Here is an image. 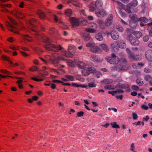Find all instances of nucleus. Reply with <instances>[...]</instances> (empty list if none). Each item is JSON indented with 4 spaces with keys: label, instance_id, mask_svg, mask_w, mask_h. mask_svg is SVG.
I'll use <instances>...</instances> for the list:
<instances>
[{
    "label": "nucleus",
    "instance_id": "1",
    "mask_svg": "<svg viewBox=\"0 0 152 152\" xmlns=\"http://www.w3.org/2000/svg\"><path fill=\"white\" fill-rule=\"evenodd\" d=\"M42 40L44 42L46 43V45L45 46V47L48 50L58 51L59 50L63 49V48L61 45H59L57 47L54 45L50 44V40L47 37L43 38Z\"/></svg>",
    "mask_w": 152,
    "mask_h": 152
},
{
    "label": "nucleus",
    "instance_id": "2",
    "mask_svg": "<svg viewBox=\"0 0 152 152\" xmlns=\"http://www.w3.org/2000/svg\"><path fill=\"white\" fill-rule=\"evenodd\" d=\"M10 21L12 24L10 23L9 22H5V24L7 27L9 31L13 33L19 34L18 32L19 29L17 27L18 26L20 27L18 24L15 21L12 19H10Z\"/></svg>",
    "mask_w": 152,
    "mask_h": 152
},
{
    "label": "nucleus",
    "instance_id": "3",
    "mask_svg": "<svg viewBox=\"0 0 152 152\" xmlns=\"http://www.w3.org/2000/svg\"><path fill=\"white\" fill-rule=\"evenodd\" d=\"M103 7V3L101 0H97L96 1H93L89 5L91 11H94L96 10H100Z\"/></svg>",
    "mask_w": 152,
    "mask_h": 152
},
{
    "label": "nucleus",
    "instance_id": "4",
    "mask_svg": "<svg viewBox=\"0 0 152 152\" xmlns=\"http://www.w3.org/2000/svg\"><path fill=\"white\" fill-rule=\"evenodd\" d=\"M53 55V58H51L50 61L53 64L56 66L59 63L60 60H64V58L61 56H58L57 54L54 53Z\"/></svg>",
    "mask_w": 152,
    "mask_h": 152
},
{
    "label": "nucleus",
    "instance_id": "5",
    "mask_svg": "<svg viewBox=\"0 0 152 152\" xmlns=\"http://www.w3.org/2000/svg\"><path fill=\"white\" fill-rule=\"evenodd\" d=\"M106 59L108 62L113 64H117L120 61V59L113 53L112 54L111 57H106Z\"/></svg>",
    "mask_w": 152,
    "mask_h": 152
},
{
    "label": "nucleus",
    "instance_id": "6",
    "mask_svg": "<svg viewBox=\"0 0 152 152\" xmlns=\"http://www.w3.org/2000/svg\"><path fill=\"white\" fill-rule=\"evenodd\" d=\"M138 2L136 0H133L130 3L127 5L126 7L124 9V10L127 13H130L131 12V9H132V6H136L138 5Z\"/></svg>",
    "mask_w": 152,
    "mask_h": 152
},
{
    "label": "nucleus",
    "instance_id": "7",
    "mask_svg": "<svg viewBox=\"0 0 152 152\" xmlns=\"http://www.w3.org/2000/svg\"><path fill=\"white\" fill-rule=\"evenodd\" d=\"M126 50L129 55V58L131 60L138 61L139 60V58H138V56L134 55V54L133 53L131 52L129 49L128 48H127Z\"/></svg>",
    "mask_w": 152,
    "mask_h": 152
},
{
    "label": "nucleus",
    "instance_id": "8",
    "mask_svg": "<svg viewBox=\"0 0 152 152\" xmlns=\"http://www.w3.org/2000/svg\"><path fill=\"white\" fill-rule=\"evenodd\" d=\"M117 88L125 89L128 91H130L129 85L127 84H122L119 83L116 85Z\"/></svg>",
    "mask_w": 152,
    "mask_h": 152
},
{
    "label": "nucleus",
    "instance_id": "9",
    "mask_svg": "<svg viewBox=\"0 0 152 152\" xmlns=\"http://www.w3.org/2000/svg\"><path fill=\"white\" fill-rule=\"evenodd\" d=\"M145 56L146 59L149 61H152V50H147L145 52Z\"/></svg>",
    "mask_w": 152,
    "mask_h": 152
},
{
    "label": "nucleus",
    "instance_id": "10",
    "mask_svg": "<svg viewBox=\"0 0 152 152\" xmlns=\"http://www.w3.org/2000/svg\"><path fill=\"white\" fill-rule=\"evenodd\" d=\"M113 16L112 15H109L107 18L106 20L105 23L106 26H110L113 22Z\"/></svg>",
    "mask_w": 152,
    "mask_h": 152
},
{
    "label": "nucleus",
    "instance_id": "11",
    "mask_svg": "<svg viewBox=\"0 0 152 152\" xmlns=\"http://www.w3.org/2000/svg\"><path fill=\"white\" fill-rule=\"evenodd\" d=\"M129 39L130 43L132 45L135 46L139 44V41L138 40L133 37L131 35H129Z\"/></svg>",
    "mask_w": 152,
    "mask_h": 152
},
{
    "label": "nucleus",
    "instance_id": "12",
    "mask_svg": "<svg viewBox=\"0 0 152 152\" xmlns=\"http://www.w3.org/2000/svg\"><path fill=\"white\" fill-rule=\"evenodd\" d=\"M70 20L73 27L79 25V21L78 19L72 17L70 18Z\"/></svg>",
    "mask_w": 152,
    "mask_h": 152
},
{
    "label": "nucleus",
    "instance_id": "13",
    "mask_svg": "<svg viewBox=\"0 0 152 152\" xmlns=\"http://www.w3.org/2000/svg\"><path fill=\"white\" fill-rule=\"evenodd\" d=\"M108 34H110L111 38L114 40H117L119 38V35L117 31L114 30H113L111 33H109Z\"/></svg>",
    "mask_w": 152,
    "mask_h": 152
},
{
    "label": "nucleus",
    "instance_id": "14",
    "mask_svg": "<svg viewBox=\"0 0 152 152\" xmlns=\"http://www.w3.org/2000/svg\"><path fill=\"white\" fill-rule=\"evenodd\" d=\"M11 13L18 18H22L23 16V14L17 10H15L14 11L12 12Z\"/></svg>",
    "mask_w": 152,
    "mask_h": 152
},
{
    "label": "nucleus",
    "instance_id": "15",
    "mask_svg": "<svg viewBox=\"0 0 152 152\" xmlns=\"http://www.w3.org/2000/svg\"><path fill=\"white\" fill-rule=\"evenodd\" d=\"M99 10V11L96 12H95L96 16L98 17L102 18L105 15V12L102 9Z\"/></svg>",
    "mask_w": 152,
    "mask_h": 152
},
{
    "label": "nucleus",
    "instance_id": "16",
    "mask_svg": "<svg viewBox=\"0 0 152 152\" xmlns=\"http://www.w3.org/2000/svg\"><path fill=\"white\" fill-rule=\"evenodd\" d=\"M97 23L99 26L101 28L104 29L106 28V26L105 25V22L102 19L99 20L97 21Z\"/></svg>",
    "mask_w": 152,
    "mask_h": 152
},
{
    "label": "nucleus",
    "instance_id": "17",
    "mask_svg": "<svg viewBox=\"0 0 152 152\" xmlns=\"http://www.w3.org/2000/svg\"><path fill=\"white\" fill-rule=\"evenodd\" d=\"M77 67L80 69H83L86 67V65L83 62L80 61H78L76 63Z\"/></svg>",
    "mask_w": 152,
    "mask_h": 152
},
{
    "label": "nucleus",
    "instance_id": "18",
    "mask_svg": "<svg viewBox=\"0 0 152 152\" xmlns=\"http://www.w3.org/2000/svg\"><path fill=\"white\" fill-rule=\"evenodd\" d=\"M117 45L118 47L123 48L126 47V44L123 40L118 41L117 42Z\"/></svg>",
    "mask_w": 152,
    "mask_h": 152
},
{
    "label": "nucleus",
    "instance_id": "19",
    "mask_svg": "<svg viewBox=\"0 0 152 152\" xmlns=\"http://www.w3.org/2000/svg\"><path fill=\"white\" fill-rule=\"evenodd\" d=\"M104 34L102 32H100L96 36V39L102 41L103 39V36Z\"/></svg>",
    "mask_w": 152,
    "mask_h": 152
},
{
    "label": "nucleus",
    "instance_id": "20",
    "mask_svg": "<svg viewBox=\"0 0 152 152\" xmlns=\"http://www.w3.org/2000/svg\"><path fill=\"white\" fill-rule=\"evenodd\" d=\"M92 52L95 53H99L100 51V49L99 47L96 46H93L91 48Z\"/></svg>",
    "mask_w": 152,
    "mask_h": 152
},
{
    "label": "nucleus",
    "instance_id": "21",
    "mask_svg": "<svg viewBox=\"0 0 152 152\" xmlns=\"http://www.w3.org/2000/svg\"><path fill=\"white\" fill-rule=\"evenodd\" d=\"M70 2L76 6L80 7L81 6V4L79 2L78 0H70Z\"/></svg>",
    "mask_w": 152,
    "mask_h": 152
},
{
    "label": "nucleus",
    "instance_id": "22",
    "mask_svg": "<svg viewBox=\"0 0 152 152\" xmlns=\"http://www.w3.org/2000/svg\"><path fill=\"white\" fill-rule=\"evenodd\" d=\"M66 15L70 16L73 15V12L71 9H67L65 12Z\"/></svg>",
    "mask_w": 152,
    "mask_h": 152
},
{
    "label": "nucleus",
    "instance_id": "23",
    "mask_svg": "<svg viewBox=\"0 0 152 152\" xmlns=\"http://www.w3.org/2000/svg\"><path fill=\"white\" fill-rule=\"evenodd\" d=\"M37 14L39 18L41 19H44L45 17V14L41 10H39Z\"/></svg>",
    "mask_w": 152,
    "mask_h": 152
},
{
    "label": "nucleus",
    "instance_id": "24",
    "mask_svg": "<svg viewBox=\"0 0 152 152\" xmlns=\"http://www.w3.org/2000/svg\"><path fill=\"white\" fill-rule=\"evenodd\" d=\"M1 57L3 59L9 61L10 64V66H13L14 64L13 62L10 60V58L9 57L4 55L2 56Z\"/></svg>",
    "mask_w": 152,
    "mask_h": 152
},
{
    "label": "nucleus",
    "instance_id": "25",
    "mask_svg": "<svg viewBox=\"0 0 152 152\" xmlns=\"http://www.w3.org/2000/svg\"><path fill=\"white\" fill-rule=\"evenodd\" d=\"M72 85L74 87H81L82 88H85L87 87V86L84 85H82V84H78L76 83H72Z\"/></svg>",
    "mask_w": 152,
    "mask_h": 152
},
{
    "label": "nucleus",
    "instance_id": "26",
    "mask_svg": "<svg viewBox=\"0 0 152 152\" xmlns=\"http://www.w3.org/2000/svg\"><path fill=\"white\" fill-rule=\"evenodd\" d=\"M129 18L132 19V21H136L138 19L137 15L135 14H132L129 15Z\"/></svg>",
    "mask_w": 152,
    "mask_h": 152
},
{
    "label": "nucleus",
    "instance_id": "27",
    "mask_svg": "<svg viewBox=\"0 0 152 152\" xmlns=\"http://www.w3.org/2000/svg\"><path fill=\"white\" fill-rule=\"evenodd\" d=\"M83 38L85 41L87 42L90 39V35L88 33H85L83 35Z\"/></svg>",
    "mask_w": 152,
    "mask_h": 152
},
{
    "label": "nucleus",
    "instance_id": "28",
    "mask_svg": "<svg viewBox=\"0 0 152 152\" xmlns=\"http://www.w3.org/2000/svg\"><path fill=\"white\" fill-rule=\"evenodd\" d=\"M100 46L101 48L106 52L109 51V49L107 45L104 44H101Z\"/></svg>",
    "mask_w": 152,
    "mask_h": 152
},
{
    "label": "nucleus",
    "instance_id": "29",
    "mask_svg": "<svg viewBox=\"0 0 152 152\" xmlns=\"http://www.w3.org/2000/svg\"><path fill=\"white\" fill-rule=\"evenodd\" d=\"M129 25L131 28H134L137 26V23L136 21H130Z\"/></svg>",
    "mask_w": 152,
    "mask_h": 152
},
{
    "label": "nucleus",
    "instance_id": "30",
    "mask_svg": "<svg viewBox=\"0 0 152 152\" xmlns=\"http://www.w3.org/2000/svg\"><path fill=\"white\" fill-rule=\"evenodd\" d=\"M31 29L34 31L37 32L38 31L37 28L34 24H33L32 22H31Z\"/></svg>",
    "mask_w": 152,
    "mask_h": 152
},
{
    "label": "nucleus",
    "instance_id": "31",
    "mask_svg": "<svg viewBox=\"0 0 152 152\" xmlns=\"http://www.w3.org/2000/svg\"><path fill=\"white\" fill-rule=\"evenodd\" d=\"M111 48L115 51L117 50L118 48V46L117 45V44L115 43H113L111 45Z\"/></svg>",
    "mask_w": 152,
    "mask_h": 152
},
{
    "label": "nucleus",
    "instance_id": "32",
    "mask_svg": "<svg viewBox=\"0 0 152 152\" xmlns=\"http://www.w3.org/2000/svg\"><path fill=\"white\" fill-rule=\"evenodd\" d=\"M137 20L139 21H142L146 23L148 22V19L145 17H141L138 19Z\"/></svg>",
    "mask_w": 152,
    "mask_h": 152
},
{
    "label": "nucleus",
    "instance_id": "33",
    "mask_svg": "<svg viewBox=\"0 0 152 152\" xmlns=\"http://www.w3.org/2000/svg\"><path fill=\"white\" fill-rule=\"evenodd\" d=\"M134 36L137 38H139L142 35V33L140 31H134L133 33Z\"/></svg>",
    "mask_w": 152,
    "mask_h": 152
},
{
    "label": "nucleus",
    "instance_id": "34",
    "mask_svg": "<svg viewBox=\"0 0 152 152\" xmlns=\"http://www.w3.org/2000/svg\"><path fill=\"white\" fill-rule=\"evenodd\" d=\"M145 79L147 81H149V83H150L152 80V77L150 75H146L145 77Z\"/></svg>",
    "mask_w": 152,
    "mask_h": 152
},
{
    "label": "nucleus",
    "instance_id": "35",
    "mask_svg": "<svg viewBox=\"0 0 152 152\" xmlns=\"http://www.w3.org/2000/svg\"><path fill=\"white\" fill-rule=\"evenodd\" d=\"M136 83L139 86H141L144 84L143 82L142 81V80L139 78L137 79Z\"/></svg>",
    "mask_w": 152,
    "mask_h": 152
},
{
    "label": "nucleus",
    "instance_id": "36",
    "mask_svg": "<svg viewBox=\"0 0 152 152\" xmlns=\"http://www.w3.org/2000/svg\"><path fill=\"white\" fill-rule=\"evenodd\" d=\"M96 29L93 28H86V31L87 32H89L91 33H95Z\"/></svg>",
    "mask_w": 152,
    "mask_h": 152
},
{
    "label": "nucleus",
    "instance_id": "37",
    "mask_svg": "<svg viewBox=\"0 0 152 152\" xmlns=\"http://www.w3.org/2000/svg\"><path fill=\"white\" fill-rule=\"evenodd\" d=\"M110 124L112 126L113 128H120L119 125L117 124V123L115 122H112Z\"/></svg>",
    "mask_w": 152,
    "mask_h": 152
},
{
    "label": "nucleus",
    "instance_id": "38",
    "mask_svg": "<svg viewBox=\"0 0 152 152\" xmlns=\"http://www.w3.org/2000/svg\"><path fill=\"white\" fill-rule=\"evenodd\" d=\"M115 87H113L111 85H106L104 86V88L109 90H113L115 89Z\"/></svg>",
    "mask_w": 152,
    "mask_h": 152
},
{
    "label": "nucleus",
    "instance_id": "39",
    "mask_svg": "<svg viewBox=\"0 0 152 152\" xmlns=\"http://www.w3.org/2000/svg\"><path fill=\"white\" fill-rule=\"evenodd\" d=\"M82 75L85 76H88L89 75L90 73L88 70L84 69L82 72Z\"/></svg>",
    "mask_w": 152,
    "mask_h": 152
},
{
    "label": "nucleus",
    "instance_id": "40",
    "mask_svg": "<svg viewBox=\"0 0 152 152\" xmlns=\"http://www.w3.org/2000/svg\"><path fill=\"white\" fill-rule=\"evenodd\" d=\"M92 58L96 62H100L102 61V60L96 56H93Z\"/></svg>",
    "mask_w": 152,
    "mask_h": 152
},
{
    "label": "nucleus",
    "instance_id": "41",
    "mask_svg": "<svg viewBox=\"0 0 152 152\" xmlns=\"http://www.w3.org/2000/svg\"><path fill=\"white\" fill-rule=\"evenodd\" d=\"M66 78L69 80L71 81H74V77L70 75H66Z\"/></svg>",
    "mask_w": 152,
    "mask_h": 152
},
{
    "label": "nucleus",
    "instance_id": "42",
    "mask_svg": "<svg viewBox=\"0 0 152 152\" xmlns=\"http://www.w3.org/2000/svg\"><path fill=\"white\" fill-rule=\"evenodd\" d=\"M116 28L117 30L120 32H123L124 31V28L121 25H119L117 26Z\"/></svg>",
    "mask_w": 152,
    "mask_h": 152
},
{
    "label": "nucleus",
    "instance_id": "43",
    "mask_svg": "<svg viewBox=\"0 0 152 152\" xmlns=\"http://www.w3.org/2000/svg\"><path fill=\"white\" fill-rule=\"evenodd\" d=\"M41 75L40 77H44L48 75V73L46 71L43 70L42 71V73H40Z\"/></svg>",
    "mask_w": 152,
    "mask_h": 152
},
{
    "label": "nucleus",
    "instance_id": "44",
    "mask_svg": "<svg viewBox=\"0 0 152 152\" xmlns=\"http://www.w3.org/2000/svg\"><path fill=\"white\" fill-rule=\"evenodd\" d=\"M23 81L21 80H18L16 83L18 84V86L20 88H23L22 85L21 83Z\"/></svg>",
    "mask_w": 152,
    "mask_h": 152
},
{
    "label": "nucleus",
    "instance_id": "45",
    "mask_svg": "<svg viewBox=\"0 0 152 152\" xmlns=\"http://www.w3.org/2000/svg\"><path fill=\"white\" fill-rule=\"evenodd\" d=\"M96 86L94 83H90L88 84V86L90 88L95 87Z\"/></svg>",
    "mask_w": 152,
    "mask_h": 152
},
{
    "label": "nucleus",
    "instance_id": "46",
    "mask_svg": "<svg viewBox=\"0 0 152 152\" xmlns=\"http://www.w3.org/2000/svg\"><path fill=\"white\" fill-rule=\"evenodd\" d=\"M119 13L120 15L122 18L125 17L126 16L125 13L121 10L119 11Z\"/></svg>",
    "mask_w": 152,
    "mask_h": 152
},
{
    "label": "nucleus",
    "instance_id": "47",
    "mask_svg": "<svg viewBox=\"0 0 152 152\" xmlns=\"http://www.w3.org/2000/svg\"><path fill=\"white\" fill-rule=\"evenodd\" d=\"M67 64L69 66L72 67L74 66L73 62L70 60H69L68 61Z\"/></svg>",
    "mask_w": 152,
    "mask_h": 152
},
{
    "label": "nucleus",
    "instance_id": "48",
    "mask_svg": "<svg viewBox=\"0 0 152 152\" xmlns=\"http://www.w3.org/2000/svg\"><path fill=\"white\" fill-rule=\"evenodd\" d=\"M23 37L26 40L29 41H30L31 40V38L28 35H23Z\"/></svg>",
    "mask_w": 152,
    "mask_h": 152
},
{
    "label": "nucleus",
    "instance_id": "49",
    "mask_svg": "<svg viewBox=\"0 0 152 152\" xmlns=\"http://www.w3.org/2000/svg\"><path fill=\"white\" fill-rule=\"evenodd\" d=\"M90 26L92 27V28L97 29V25L94 23H92L90 24Z\"/></svg>",
    "mask_w": 152,
    "mask_h": 152
},
{
    "label": "nucleus",
    "instance_id": "50",
    "mask_svg": "<svg viewBox=\"0 0 152 152\" xmlns=\"http://www.w3.org/2000/svg\"><path fill=\"white\" fill-rule=\"evenodd\" d=\"M88 70L89 72V73L91 72V73H94L96 71V69L92 67H90L88 68Z\"/></svg>",
    "mask_w": 152,
    "mask_h": 152
},
{
    "label": "nucleus",
    "instance_id": "51",
    "mask_svg": "<svg viewBox=\"0 0 152 152\" xmlns=\"http://www.w3.org/2000/svg\"><path fill=\"white\" fill-rule=\"evenodd\" d=\"M1 72L3 74L10 75V72L7 71L5 69H1L0 70Z\"/></svg>",
    "mask_w": 152,
    "mask_h": 152
},
{
    "label": "nucleus",
    "instance_id": "52",
    "mask_svg": "<svg viewBox=\"0 0 152 152\" xmlns=\"http://www.w3.org/2000/svg\"><path fill=\"white\" fill-rule=\"evenodd\" d=\"M119 69L120 70H126L127 69V67H126L125 66H124V65L123 66H119L118 67Z\"/></svg>",
    "mask_w": 152,
    "mask_h": 152
},
{
    "label": "nucleus",
    "instance_id": "53",
    "mask_svg": "<svg viewBox=\"0 0 152 152\" xmlns=\"http://www.w3.org/2000/svg\"><path fill=\"white\" fill-rule=\"evenodd\" d=\"M132 118L134 120H136L138 118L137 114L135 113H133L132 115Z\"/></svg>",
    "mask_w": 152,
    "mask_h": 152
},
{
    "label": "nucleus",
    "instance_id": "54",
    "mask_svg": "<svg viewBox=\"0 0 152 152\" xmlns=\"http://www.w3.org/2000/svg\"><path fill=\"white\" fill-rule=\"evenodd\" d=\"M31 79L34 80V81H36L37 82H39V81H43V80H44V79H43V78L39 79H37V78H36L35 77H32Z\"/></svg>",
    "mask_w": 152,
    "mask_h": 152
},
{
    "label": "nucleus",
    "instance_id": "55",
    "mask_svg": "<svg viewBox=\"0 0 152 152\" xmlns=\"http://www.w3.org/2000/svg\"><path fill=\"white\" fill-rule=\"evenodd\" d=\"M132 88L134 90L137 91L139 89V87L137 86L133 85L132 86Z\"/></svg>",
    "mask_w": 152,
    "mask_h": 152
},
{
    "label": "nucleus",
    "instance_id": "56",
    "mask_svg": "<svg viewBox=\"0 0 152 152\" xmlns=\"http://www.w3.org/2000/svg\"><path fill=\"white\" fill-rule=\"evenodd\" d=\"M84 112L83 111L78 112L77 113V115L78 117H80L83 115Z\"/></svg>",
    "mask_w": 152,
    "mask_h": 152
},
{
    "label": "nucleus",
    "instance_id": "57",
    "mask_svg": "<svg viewBox=\"0 0 152 152\" xmlns=\"http://www.w3.org/2000/svg\"><path fill=\"white\" fill-rule=\"evenodd\" d=\"M144 72L146 73H150L152 72V70L149 68H145L144 69Z\"/></svg>",
    "mask_w": 152,
    "mask_h": 152
},
{
    "label": "nucleus",
    "instance_id": "58",
    "mask_svg": "<svg viewBox=\"0 0 152 152\" xmlns=\"http://www.w3.org/2000/svg\"><path fill=\"white\" fill-rule=\"evenodd\" d=\"M11 6V4H2L1 5V7L2 8H4L5 7H10Z\"/></svg>",
    "mask_w": 152,
    "mask_h": 152
},
{
    "label": "nucleus",
    "instance_id": "59",
    "mask_svg": "<svg viewBox=\"0 0 152 152\" xmlns=\"http://www.w3.org/2000/svg\"><path fill=\"white\" fill-rule=\"evenodd\" d=\"M149 39V37L148 36H145L143 38V41L145 42H147Z\"/></svg>",
    "mask_w": 152,
    "mask_h": 152
},
{
    "label": "nucleus",
    "instance_id": "60",
    "mask_svg": "<svg viewBox=\"0 0 152 152\" xmlns=\"http://www.w3.org/2000/svg\"><path fill=\"white\" fill-rule=\"evenodd\" d=\"M119 61L122 62L124 64H126L127 63V61L124 58H122Z\"/></svg>",
    "mask_w": 152,
    "mask_h": 152
},
{
    "label": "nucleus",
    "instance_id": "61",
    "mask_svg": "<svg viewBox=\"0 0 152 152\" xmlns=\"http://www.w3.org/2000/svg\"><path fill=\"white\" fill-rule=\"evenodd\" d=\"M141 108L145 110H148V107L147 106L144 104H143L141 105Z\"/></svg>",
    "mask_w": 152,
    "mask_h": 152
},
{
    "label": "nucleus",
    "instance_id": "62",
    "mask_svg": "<svg viewBox=\"0 0 152 152\" xmlns=\"http://www.w3.org/2000/svg\"><path fill=\"white\" fill-rule=\"evenodd\" d=\"M132 67L134 69H138V65L137 64L134 63L132 65Z\"/></svg>",
    "mask_w": 152,
    "mask_h": 152
},
{
    "label": "nucleus",
    "instance_id": "63",
    "mask_svg": "<svg viewBox=\"0 0 152 152\" xmlns=\"http://www.w3.org/2000/svg\"><path fill=\"white\" fill-rule=\"evenodd\" d=\"M86 46L88 47H91L92 48L93 46V45L91 43L87 42L86 44Z\"/></svg>",
    "mask_w": 152,
    "mask_h": 152
},
{
    "label": "nucleus",
    "instance_id": "64",
    "mask_svg": "<svg viewBox=\"0 0 152 152\" xmlns=\"http://www.w3.org/2000/svg\"><path fill=\"white\" fill-rule=\"evenodd\" d=\"M102 75L101 72H97L96 75V77L97 78H99L100 77L102 76Z\"/></svg>",
    "mask_w": 152,
    "mask_h": 152
}]
</instances>
